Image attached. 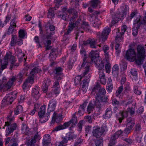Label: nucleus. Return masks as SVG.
I'll return each instance as SVG.
<instances>
[{"mask_svg": "<svg viewBox=\"0 0 146 146\" xmlns=\"http://www.w3.org/2000/svg\"><path fill=\"white\" fill-rule=\"evenodd\" d=\"M137 49L136 54L134 49L131 48L127 50L126 53L125 57L129 61L135 60L136 63L140 65L142 64L145 56V48L143 45H138Z\"/></svg>", "mask_w": 146, "mask_h": 146, "instance_id": "nucleus-1", "label": "nucleus"}, {"mask_svg": "<svg viewBox=\"0 0 146 146\" xmlns=\"http://www.w3.org/2000/svg\"><path fill=\"white\" fill-rule=\"evenodd\" d=\"M99 49L97 50H92L89 54V56L91 60V62H94L96 66L100 71H102L104 72L103 68L104 67V63L102 61H100L99 59V54H98Z\"/></svg>", "mask_w": 146, "mask_h": 146, "instance_id": "nucleus-2", "label": "nucleus"}, {"mask_svg": "<svg viewBox=\"0 0 146 146\" xmlns=\"http://www.w3.org/2000/svg\"><path fill=\"white\" fill-rule=\"evenodd\" d=\"M7 121L5 122V125L3 128L4 129L5 126H7L5 131V135L7 137L13 132L14 130L16 129L17 125L16 123H14V118L13 117H11V115L7 116Z\"/></svg>", "mask_w": 146, "mask_h": 146, "instance_id": "nucleus-3", "label": "nucleus"}, {"mask_svg": "<svg viewBox=\"0 0 146 146\" xmlns=\"http://www.w3.org/2000/svg\"><path fill=\"white\" fill-rule=\"evenodd\" d=\"M77 118L75 113L74 114L72 115L71 119L69 121L64 123L63 125H59L56 126L52 130V132H54L55 131H58L64 129L69 126L71 124V127L69 128V129L71 130L72 128L74 127L77 123L78 121Z\"/></svg>", "mask_w": 146, "mask_h": 146, "instance_id": "nucleus-4", "label": "nucleus"}, {"mask_svg": "<svg viewBox=\"0 0 146 146\" xmlns=\"http://www.w3.org/2000/svg\"><path fill=\"white\" fill-rule=\"evenodd\" d=\"M134 27L132 30V33L134 36H136L138 34V30L142 25L146 24V15L142 17L139 16L134 22Z\"/></svg>", "mask_w": 146, "mask_h": 146, "instance_id": "nucleus-5", "label": "nucleus"}, {"mask_svg": "<svg viewBox=\"0 0 146 146\" xmlns=\"http://www.w3.org/2000/svg\"><path fill=\"white\" fill-rule=\"evenodd\" d=\"M75 24L76 25V30L77 35L78 33H83V30L86 31H89L90 30V26L88 23L81 21L80 19H78L75 22Z\"/></svg>", "mask_w": 146, "mask_h": 146, "instance_id": "nucleus-6", "label": "nucleus"}, {"mask_svg": "<svg viewBox=\"0 0 146 146\" xmlns=\"http://www.w3.org/2000/svg\"><path fill=\"white\" fill-rule=\"evenodd\" d=\"M4 61L1 64V66L0 69L3 71V70L5 69L8 64V61H11V65H10V69H12V68L14 66H17L15 64V60L13 56H12L10 54L7 53L6 56L4 58Z\"/></svg>", "mask_w": 146, "mask_h": 146, "instance_id": "nucleus-7", "label": "nucleus"}, {"mask_svg": "<svg viewBox=\"0 0 146 146\" xmlns=\"http://www.w3.org/2000/svg\"><path fill=\"white\" fill-rule=\"evenodd\" d=\"M45 105L41 106L38 111V115L40 118L39 121L41 123L46 121L50 117V113L49 111L45 114Z\"/></svg>", "mask_w": 146, "mask_h": 146, "instance_id": "nucleus-8", "label": "nucleus"}, {"mask_svg": "<svg viewBox=\"0 0 146 146\" xmlns=\"http://www.w3.org/2000/svg\"><path fill=\"white\" fill-rule=\"evenodd\" d=\"M110 31V28L107 27L103 29L102 33L100 32L97 33L96 35L97 38L99 39V41L104 43L107 40Z\"/></svg>", "mask_w": 146, "mask_h": 146, "instance_id": "nucleus-9", "label": "nucleus"}, {"mask_svg": "<svg viewBox=\"0 0 146 146\" xmlns=\"http://www.w3.org/2000/svg\"><path fill=\"white\" fill-rule=\"evenodd\" d=\"M16 93L13 92L7 94L2 101V106L4 107L10 104H11L15 99Z\"/></svg>", "mask_w": 146, "mask_h": 146, "instance_id": "nucleus-10", "label": "nucleus"}, {"mask_svg": "<svg viewBox=\"0 0 146 146\" xmlns=\"http://www.w3.org/2000/svg\"><path fill=\"white\" fill-rule=\"evenodd\" d=\"M107 129V126L105 125H103L101 128L94 127L92 133L94 136L100 138Z\"/></svg>", "mask_w": 146, "mask_h": 146, "instance_id": "nucleus-11", "label": "nucleus"}, {"mask_svg": "<svg viewBox=\"0 0 146 146\" xmlns=\"http://www.w3.org/2000/svg\"><path fill=\"white\" fill-rule=\"evenodd\" d=\"M54 80L60 81L63 77L62 69L60 67H56L54 70Z\"/></svg>", "mask_w": 146, "mask_h": 146, "instance_id": "nucleus-12", "label": "nucleus"}, {"mask_svg": "<svg viewBox=\"0 0 146 146\" xmlns=\"http://www.w3.org/2000/svg\"><path fill=\"white\" fill-rule=\"evenodd\" d=\"M129 10V7L128 5H125L121 7V11L119 12L118 14V17L121 19L125 17L127 13H128Z\"/></svg>", "mask_w": 146, "mask_h": 146, "instance_id": "nucleus-13", "label": "nucleus"}, {"mask_svg": "<svg viewBox=\"0 0 146 146\" xmlns=\"http://www.w3.org/2000/svg\"><path fill=\"white\" fill-rule=\"evenodd\" d=\"M23 43V41L21 39L17 38V36L12 35L10 42L11 46H14L16 45H21Z\"/></svg>", "mask_w": 146, "mask_h": 146, "instance_id": "nucleus-14", "label": "nucleus"}, {"mask_svg": "<svg viewBox=\"0 0 146 146\" xmlns=\"http://www.w3.org/2000/svg\"><path fill=\"white\" fill-rule=\"evenodd\" d=\"M83 44L85 45L89 44L90 47L92 48H97V47L100 48L101 46L100 44L97 45V42L94 38L89 39L86 41L83 42Z\"/></svg>", "mask_w": 146, "mask_h": 146, "instance_id": "nucleus-15", "label": "nucleus"}, {"mask_svg": "<svg viewBox=\"0 0 146 146\" xmlns=\"http://www.w3.org/2000/svg\"><path fill=\"white\" fill-rule=\"evenodd\" d=\"M57 104V101L56 99L53 98L49 102L48 106V110L50 113L55 110Z\"/></svg>", "mask_w": 146, "mask_h": 146, "instance_id": "nucleus-16", "label": "nucleus"}, {"mask_svg": "<svg viewBox=\"0 0 146 146\" xmlns=\"http://www.w3.org/2000/svg\"><path fill=\"white\" fill-rule=\"evenodd\" d=\"M40 91V88L37 86H36L32 89V96L35 98L36 100L38 99L40 97L39 92Z\"/></svg>", "mask_w": 146, "mask_h": 146, "instance_id": "nucleus-17", "label": "nucleus"}, {"mask_svg": "<svg viewBox=\"0 0 146 146\" xmlns=\"http://www.w3.org/2000/svg\"><path fill=\"white\" fill-rule=\"evenodd\" d=\"M54 81L52 87V91L55 94H58L60 90L59 83L60 81Z\"/></svg>", "mask_w": 146, "mask_h": 146, "instance_id": "nucleus-18", "label": "nucleus"}, {"mask_svg": "<svg viewBox=\"0 0 146 146\" xmlns=\"http://www.w3.org/2000/svg\"><path fill=\"white\" fill-rule=\"evenodd\" d=\"M51 140V137L49 135L47 134L44 135L42 140L43 146L48 145L50 143Z\"/></svg>", "mask_w": 146, "mask_h": 146, "instance_id": "nucleus-19", "label": "nucleus"}, {"mask_svg": "<svg viewBox=\"0 0 146 146\" xmlns=\"http://www.w3.org/2000/svg\"><path fill=\"white\" fill-rule=\"evenodd\" d=\"M126 122L127 127L132 129L135 124V121L134 119L131 117L127 118V119Z\"/></svg>", "mask_w": 146, "mask_h": 146, "instance_id": "nucleus-20", "label": "nucleus"}, {"mask_svg": "<svg viewBox=\"0 0 146 146\" xmlns=\"http://www.w3.org/2000/svg\"><path fill=\"white\" fill-rule=\"evenodd\" d=\"M62 117L60 115H57L56 113L54 112L52 117V121H56V123H59L62 120Z\"/></svg>", "mask_w": 146, "mask_h": 146, "instance_id": "nucleus-21", "label": "nucleus"}, {"mask_svg": "<svg viewBox=\"0 0 146 146\" xmlns=\"http://www.w3.org/2000/svg\"><path fill=\"white\" fill-rule=\"evenodd\" d=\"M95 99L93 100L92 102L94 105V107L96 106V108H98L99 110L101 108V104H100V101L99 99L97 97H95Z\"/></svg>", "mask_w": 146, "mask_h": 146, "instance_id": "nucleus-22", "label": "nucleus"}, {"mask_svg": "<svg viewBox=\"0 0 146 146\" xmlns=\"http://www.w3.org/2000/svg\"><path fill=\"white\" fill-rule=\"evenodd\" d=\"M99 74L101 83L103 84H105L106 82L104 73L102 71L99 72Z\"/></svg>", "mask_w": 146, "mask_h": 146, "instance_id": "nucleus-23", "label": "nucleus"}, {"mask_svg": "<svg viewBox=\"0 0 146 146\" xmlns=\"http://www.w3.org/2000/svg\"><path fill=\"white\" fill-rule=\"evenodd\" d=\"M78 17V15L77 11L75 13H74L73 14V16L71 18L70 20V22L69 23L70 25H72L74 26H76V25H75V23H74L75 21H76V19Z\"/></svg>", "mask_w": 146, "mask_h": 146, "instance_id": "nucleus-24", "label": "nucleus"}, {"mask_svg": "<svg viewBox=\"0 0 146 146\" xmlns=\"http://www.w3.org/2000/svg\"><path fill=\"white\" fill-rule=\"evenodd\" d=\"M38 133L37 132L34 137L28 142V146H35V143L36 142V139L38 138Z\"/></svg>", "mask_w": 146, "mask_h": 146, "instance_id": "nucleus-25", "label": "nucleus"}, {"mask_svg": "<svg viewBox=\"0 0 146 146\" xmlns=\"http://www.w3.org/2000/svg\"><path fill=\"white\" fill-rule=\"evenodd\" d=\"M119 66L117 64L114 65L112 68V74L115 77L117 76L118 74Z\"/></svg>", "mask_w": 146, "mask_h": 146, "instance_id": "nucleus-26", "label": "nucleus"}, {"mask_svg": "<svg viewBox=\"0 0 146 146\" xmlns=\"http://www.w3.org/2000/svg\"><path fill=\"white\" fill-rule=\"evenodd\" d=\"M15 19H13L11 21L10 23V25L7 31V34L8 35H10V33L11 31V30L13 28H15L16 27V23L15 22Z\"/></svg>", "mask_w": 146, "mask_h": 146, "instance_id": "nucleus-27", "label": "nucleus"}, {"mask_svg": "<svg viewBox=\"0 0 146 146\" xmlns=\"http://www.w3.org/2000/svg\"><path fill=\"white\" fill-rule=\"evenodd\" d=\"M112 115L111 109L110 108H108L106 110L105 115H104L105 118H110Z\"/></svg>", "mask_w": 146, "mask_h": 146, "instance_id": "nucleus-28", "label": "nucleus"}, {"mask_svg": "<svg viewBox=\"0 0 146 146\" xmlns=\"http://www.w3.org/2000/svg\"><path fill=\"white\" fill-rule=\"evenodd\" d=\"M106 93V90L104 88H100L98 92L96 94L97 97L98 98H101V96H104Z\"/></svg>", "mask_w": 146, "mask_h": 146, "instance_id": "nucleus-29", "label": "nucleus"}, {"mask_svg": "<svg viewBox=\"0 0 146 146\" xmlns=\"http://www.w3.org/2000/svg\"><path fill=\"white\" fill-rule=\"evenodd\" d=\"M94 141L95 144L92 143V146H102L103 140L102 138L96 139Z\"/></svg>", "mask_w": 146, "mask_h": 146, "instance_id": "nucleus-30", "label": "nucleus"}, {"mask_svg": "<svg viewBox=\"0 0 146 146\" xmlns=\"http://www.w3.org/2000/svg\"><path fill=\"white\" fill-rule=\"evenodd\" d=\"M127 111H123L121 113V116L119 117L118 120H119L120 123H121L122 122V121L124 119L125 117H126L128 116Z\"/></svg>", "mask_w": 146, "mask_h": 146, "instance_id": "nucleus-31", "label": "nucleus"}, {"mask_svg": "<svg viewBox=\"0 0 146 146\" xmlns=\"http://www.w3.org/2000/svg\"><path fill=\"white\" fill-rule=\"evenodd\" d=\"M100 3L99 0H92L90 2V5L93 8L97 7Z\"/></svg>", "mask_w": 146, "mask_h": 146, "instance_id": "nucleus-32", "label": "nucleus"}, {"mask_svg": "<svg viewBox=\"0 0 146 146\" xmlns=\"http://www.w3.org/2000/svg\"><path fill=\"white\" fill-rule=\"evenodd\" d=\"M137 13L138 12L137 10H134L131 12L129 17L126 18L127 20L128 21H130L133 17L137 15Z\"/></svg>", "mask_w": 146, "mask_h": 146, "instance_id": "nucleus-33", "label": "nucleus"}, {"mask_svg": "<svg viewBox=\"0 0 146 146\" xmlns=\"http://www.w3.org/2000/svg\"><path fill=\"white\" fill-rule=\"evenodd\" d=\"M45 27L46 29H48L49 27L50 31H54L55 29V27L50 24L49 21L45 25Z\"/></svg>", "mask_w": 146, "mask_h": 146, "instance_id": "nucleus-34", "label": "nucleus"}, {"mask_svg": "<svg viewBox=\"0 0 146 146\" xmlns=\"http://www.w3.org/2000/svg\"><path fill=\"white\" fill-rule=\"evenodd\" d=\"M23 111V108L20 105L17 107L15 111V113L17 115L22 113Z\"/></svg>", "mask_w": 146, "mask_h": 146, "instance_id": "nucleus-35", "label": "nucleus"}, {"mask_svg": "<svg viewBox=\"0 0 146 146\" xmlns=\"http://www.w3.org/2000/svg\"><path fill=\"white\" fill-rule=\"evenodd\" d=\"M94 108V105L92 102H90L87 108V110L89 112L88 113H90L91 111H93Z\"/></svg>", "mask_w": 146, "mask_h": 146, "instance_id": "nucleus-36", "label": "nucleus"}, {"mask_svg": "<svg viewBox=\"0 0 146 146\" xmlns=\"http://www.w3.org/2000/svg\"><path fill=\"white\" fill-rule=\"evenodd\" d=\"M123 92L126 94L130 92L131 89L129 83H127L124 86Z\"/></svg>", "mask_w": 146, "mask_h": 146, "instance_id": "nucleus-37", "label": "nucleus"}, {"mask_svg": "<svg viewBox=\"0 0 146 146\" xmlns=\"http://www.w3.org/2000/svg\"><path fill=\"white\" fill-rule=\"evenodd\" d=\"M66 136L69 140L76 137V135H75L72 132H69L66 134Z\"/></svg>", "mask_w": 146, "mask_h": 146, "instance_id": "nucleus-38", "label": "nucleus"}, {"mask_svg": "<svg viewBox=\"0 0 146 146\" xmlns=\"http://www.w3.org/2000/svg\"><path fill=\"white\" fill-rule=\"evenodd\" d=\"M54 12L52 8H50L48 10L47 17L48 18L52 19L54 16Z\"/></svg>", "mask_w": 146, "mask_h": 146, "instance_id": "nucleus-39", "label": "nucleus"}, {"mask_svg": "<svg viewBox=\"0 0 146 146\" xmlns=\"http://www.w3.org/2000/svg\"><path fill=\"white\" fill-rule=\"evenodd\" d=\"M55 52L56 50L54 49H53L51 50L50 52L49 55L50 57L51 58H52V60H53L55 59L56 57Z\"/></svg>", "mask_w": 146, "mask_h": 146, "instance_id": "nucleus-40", "label": "nucleus"}, {"mask_svg": "<svg viewBox=\"0 0 146 146\" xmlns=\"http://www.w3.org/2000/svg\"><path fill=\"white\" fill-rule=\"evenodd\" d=\"M123 39V38L122 35H120V33L117 34L115 36V40L116 43L120 42L122 41Z\"/></svg>", "mask_w": 146, "mask_h": 146, "instance_id": "nucleus-41", "label": "nucleus"}, {"mask_svg": "<svg viewBox=\"0 0 146 146\" xmlns=\"http://www.w3.org/2000/svg\"><path fill=\"white\" fill-rule=\"evenodd\" d=\"M39 71L40 70L38 68L36 67L34 68L30 72L31 75L34 77V74L38 73Z\"/></svg>", "mask_w": 146, "mask_h": 146, "instance_id": "nucleus-42", "label": "nucleus"}, {"mask_svg": "<svg viewBox=\"0 0 146 146\" xmlns=\"http://www.w3.org/2000/svg\"><path fill=\"white\" fill-rule=\"evenodd\" d=\"M88 77L87 78H85L83 80L82 86L88 87V83L90 80L89 78L90 77V76H88Z\"/></svg>", "mask_w": 146, "mask_h": 146, "instance_id": "nucleus-43", "label": "nucleus"}, {"mask_svg": "<svg viewBox=\"0 0 146 146\" xmlns=\"http://www.w3.org/2000/svg\"><path fill=\"white\" fill-rule=\"evenodd\" d=\"M72 25H70L68 27V28L66 32L64 33L65 35H68L73 30V28L74 27Z\"/></svg>", "mask_w": 146, "mask_h": 146, "instance_id": "nucleus-44", "label": "nucleus"}, {"mask_svg": "<svg viewBox=\"0 0 146 146\" xmlns=\"http://www.w3.org/2000/svg\"><path fill=\"white\" fill-rule=\"evenodd\" d=\"M89 67L90 66L89 65H86V67H85V69L82 74V76L83 77L84 76L88 74L90 70Z\"/></svg>", "mask_w": 146, "mask_h": 146, "instance_id": "nucleus-45", "label": "nucleus"}, {"mask_svg": "<svg viewBox=\"0 0 146 146\" xmlns=\"http://www.w3.org/2000/svg\"><path fill=\"white\" fill-rule=\"evenodd\" d=\"M60 18H62L63 20L67 21L68 20V16L67 15L65 12H63V13L61 15Z\"/></svg>", "mask_w": 146, "mask_h": 146, "instance_id": "nucleus-46", "label": "nucleus"}, {"mask_svg": "<svg viewBox=\"0 0 146 146\" xmlns=\"http://www.w3.org/2000/svg\"><path fill=\"white\" fill-rule=\"evenodd\" d=\"M84 124V121L82 120H81L79 121L78 124V130L79 131H81L82 130V126Z\"/></svg>", "mask_w": 146, "mask_h": 146, "instance_id": "nucleus-47", "label": "nucleus"}, {"mask_svg": "<svg viewBox=\"0 0 146 146\" xmlns=\"http://www.w3.org/2000/svg\"><path fill=\"white\" fill-rule=\"evenodd\" d=\"M112 103L113 105L119 106L121 104V101H118L115 98L112 100Z\"/></svg>", "mask_w": 146, "mask_h": 146, "instance_id": "nucleus-48", "label": "nucleus"}, {"mask_svg": "<svg viewBox=\"0 0 146 146\" xmlns=\"http://www.w3.org/2000/svg\"><path fill=\"white\" fill-rule=\"evenodd\" d=\"M19 37L20 38H24L25 36V32L24 30L21 29L19 32Z\"/></svg>", "mask_w": 146, "mask_h": 146, "instance_id": "nucleus-49", "label": "nucleus"}, {"mask_svg": "<svg viewBox=\"0 0 146 146\" xmlns=\"http://www.w3.org/2000/svg\"><path fill=\"white\" fill-rule=\"evenodd\" d=\"M62 2V0H55L54 2L56 3L55 4V7H54V9L55 10H56V7L58 8L61 5V2Z\"/></svg>", "mask_w": 146, "mask_h": 146, "instance_id": "nucleus-50", "label": "nucleus"}, {"mask_svg": "<svg viewBox=\"0 0 146 146\" xmlns=\"http://www.w3.org/2000/svg\"><path fill=\"white\" fill-rule=\"evenodd\" d=\"M127 110L128 113H130L131 116L134 114L135 109L133 108H127Z\"/></svg>", "mask_w": 146, "mask_h": 146, "instance_id": "nucleus-51", "label": "nucleus"}, {"mask_svg": "<svg viewBox=\"0 0 146 146\" xmlns=\"http://www.w3.org/2000/svg\"><path fill=\"white\" fill-rule=\"evenodd\" d=\"M101 102H105V103H108V100L107 97L104 96H101V98H99Z\"/></svg>", "mask_w": 146, "mask_h": 146, "instance_id": "nucleus-52", "label": "nucleus"}, {"mask_svg": "<svg viewBox=\"0 0 146 146\" xmlns=\"http://www.w3.org/2000/svg\"><path fill=\"white\" fill-rule=\"evenodd\" d=\"M123 89V87L121 86L118 88V90L116 91V97H118V96L121 93Z\"/></svg>", "mask_w": 146, "mask_h": 146, "instance_id": "nucleus-53", "label": "nucleus"}, {"mask_svg": "<svg viewBox=\"0 0 146 146\" xmlns=\"http://www.w3.org/2000/svg\"><path fill=\"white\" fill-rule=\"evenodd\" d=\"M87 59V57H83V61L82 64L81 66V68H82L84 67V66L86 65H88V64H89V62H87L86 59Z\"/></svg>", "mask_w": 146, "mask_h": 146, "instance_id": "nucleus-54", "label": "nucleus"}, {"mask_svg": "<svg viewBox=\"0 0 146 146\" xmlns=\"http://www.w3.org/2000/svg\"><path fill=\"white\" fill-rule=\"evenodd\" d=\"M100 88V85L99 84L97 83V84L95 85L94 86L92 89V92H96V91L98 90Z\"/></svg>", "mask_w": 146, "mask_h": 146, "instance_id": "nucleus-55", "label": "nucleus"}, {"mask_svg": "<svg viewBox=\"0 0 146 146\" xmlns=\"http://www.w3.org/2000/svg\"><path fill=\"white\" fill-rule=\"evenodd\" d=\"M23 74L21 73H19L17 76V79L19 82H21L23 79Z\"/></svg>", "mask_w": 146, "mask_h": 146, "instance_id": "nucleus-56", "label": "nucleus"}, {"mask_svg": "<svg viewBox=\"0 0 146 146\" xmlns=\"http://www.w3.org/2000/svg\"><path fill=\"white\" fill-rule=\"evenodd\" d=\"M105 68L107 72L108 73L110 71L111 68V64L108 61H107V64H106Z\"/></svg>", "mask_w": 146, "mask_h": 146, "instance_id": "nucleus-57", "label": "nucleus"}, {"mask_svg": "<svg viewBox=\"0 0 146 146\" xmlns=\"http://www.w3.org/2000/svg\"><path fill=\"white\" fill-rule=\"evenodd\" d=\"M13 84L9 82H8L4 86V88L7 89H9L11 87Z\"/></svg>", "mask_w": 146, "mask_h": 146, "instance_id": "nucleus-58", "label": "nucleus"}, {"mask_svg": "<svg viewBox=\"0 0 146 146\" xmlns=\"http://www.w3.org/2000/svg\"><path fill=\"white\" fill-rule=\"evenodd\" d=\"M127 29V27L126 25H123L122 26L121 30V33H120V35H123L124 34V33L126 31V29Z\"/></svg>", "mask_w": 146, "mask_h": 146, "instance_id": "nucleus-59", "label": "nucleus"}, {"mask_svg": "<svg viewBox=\"0 0 146 146\" xmlns=\"http://www.w3.org/2000/svg\"><path fill=\"white\" fill-rule=\"evenodd\" d=\"M68 140H69L67 137H66V136H65L63 138V140L61 141L60 142L59 144H61V145H65L64 144L67 143Z\"/></svg>", "mask_w": 146, "mask_h": 146, "instance_id": "nucleus-60", "label": "nucleus"}, {"mask_svg": "<svg viewBox=\"0 0 146 146\" xmlns=\"http://www.w3.org/2000/svg\"><path fill=\"white\" fill-rule=\"evenodd\" d=\"M131 129L128 127L125 129L124 131H123V135H126L130 133Z\"/></svg>", "mask_w": 146, "mask_h": 146, "instance_id": "nucleus-61", "label": "nucleus"}, {"mask_svg": "<svg viewBox=\"0 0 146 146\" xmlns=\"http://www.w3.org/2000/svg\"><path fill=\"white\" fill-rule=\"evenodd\" d=\"M88 103V102H85L82 105H81L79 108V111H80L81 110H84V108L86 106L87 104Z\"/></svg>", "mask_w": 146, "mask_h": 146, "instance_id": "nucleus-62", "label": "nucleus"}, {"mask_svg": "<svg viewBox=\"0 0 146 146\" xmlns=\"http://www.w3.org/2000/svg\"><path fill=\"white\" fill-rule=\"evenodd\" d=\"M52 36H51L50 35H43L42 36V38L43 39H46L47 40L48 39H52Z\"/></svg>", "mask_w": 146, "mask_h": 146, "instance_id": "nucleus-63", "label": "nucleus"}, {"mask_svg": "<svg viewBox=\"0 0 146 146\" xmlns=\"http://www.w3.org/2000/svg\"><path fill=\"white\" fill-rule=\"evenodd\" d=\"M82 140L81 138H79L75 142L74 146H77L82 143Z\"/></svg>", "mask_w": 146, "mask_h": 146, "instance_id": "nucleus-64", "label": "nucleus"}]
</instances>
